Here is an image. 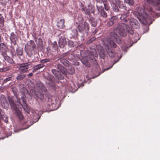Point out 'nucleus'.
I'll use <instances>...</instances> for the list:
<instances>
[{
  "label": "nucleus",
  "mask_w": 160,
  "mask_h": 160,
  "mask_svg": "<svg viewBox=\"0 0 160 160\" xmlns=\"http://www.w3.org/2000/svg\"><path fill=\"white\" fill-rule=\"evenodd\" d=\"M132 35L134 32L132 28L129 27L128 25L123 23L119 24L114 31V32L110 33L111 38H104L103 43L105 48L108 55L111 58H113L115 56V53L110 50L111 48H115L116 45L113 42V40L120 44L121 41L118 35L125 37L126 35L127 32Z\"/></svg>",
  "instance_id": "obj_1"
},
{
  "label": "nucleus",
  "mask_w": 160,
  "mask_h": 160,
  "mask_svg": "<svg viewBox=\"0 0 160 160\" xmlns=\"http://www.w3.org/2000/svg\"><path fill=\"white\" fill-rule=\"evenodd\" d=\"M21 99L23 103V105L20 103L21 99L18 98L17 96L13 97L12 98H9L8 99L11 108L20 119L23 118V116L21 114L20 109L23 108L24 110L28 113L30 112L29 108L26 103L25 99L24 98H22Z\"/></svg>",
  "instance_id": "obj_2"
},
{
  "label": "nucleus",
  "mask_w": 160,
  "mask_h": 160,
  "mask_svg": "<svg viewBox=\"0 0 160 160\" xmlns=\"http://www.w3.org/2000/svg\"><path fill=\"white\" fill-rule=\"evenodd\" d=\"M145 10L148 11H152L151 8L150 7L148 8L146 6H145L144 7V9L138 7L134 12V15L137 17L141 22L144 24H146L147 23V20L148 17Z\"/></svg>",
  "instance_id": "obj_3"
},
{
  "label": "nucleus",
  "mask_w": 160,
  "mask_h": 160,
  "mask_svg": "<svg viewBox=\"0 0 160 160\" xmlns=\"http://www.w3.org/2000/svg\"><path fill=\"white\" fill-rule=\"evenodd\" d=\"M112 5L113 11L116 12L118 11V7L120 8H123L126 11V12L124 11L125 14H124L122 15L120 18L121 20L127 22L128 20L126 17L128 16L129 12V10L127 9V7L124 5L123 2L120 0H114L112 2Z\"/></svg>",
  "instance_id": "obj_4"
},
{
  "label": "nucleus",
  "mask_w": 160,
  "mask_h": 160,
  "mask_svg": "<svg viewBox=\"0 0 160 160\" xmlns=\"http://www.w3.org/2000/svg\"><path fill=\"white\" fill-rule=\"evenodd\" d=\"M80 32L88 31L89 30L88 24L86 22H83L79 24L78 27Z\"/></svg>",
  "instance_id": "obj_5"
},
{
  "label": "nucleus",
  "mask_w": 160,
  "mask_h": 160,
  "mask_svg": "<svg viewBox=\"0 0 160 160\" xmlns=\"http://www.w3.org/2000/svg\"><path fill=\"white\" fill-rule=\"evenodd\" d=\"M30 64L29 63H25L20 64L19 65V69L20 72L24 73L28 71L29 66Z\"/></svg>",
  "instance_id": "obj_6"
},
{
  "label": "nucleus",
  "mask_w": 160,
  "mask_h": 160,
  "mask_svg": "<svg viewBox=\"0 0 160 160\" xmlns=\"http://www.w3.org/2000/svg\"><path fill=\"white\" fill-rule=\"evenodd\" d=\"M129 24L131 27L133 28L137 29L139 27V24L135 19L131 18L129 20Z\"/></svg>",
  "instance_id": "obj_7"
},
{
  "label": "nucleus",
  "mask_w": 160,
  "mask_h": 160,
  "mask_svg": "<svg viewBox=\"0 0 160 160\" xmlns=\"http://www.w3.org/2000/svg\"><path fill=\"white\" fill-rule=\"evenodd\" d=\"M1 104L2 106L5 109L8 108V104L7 102L5 96L3 95H1L0 97Z\"/></svg>",
  "instance_id": "obj_8"
},
{
  "label": "nucleus",
  "mask_w": 160,
  "mask_h": 160,
  "mask_svg": "<svg viewBox=\"0 0 160 160\" xmlns=\"http://www.w3.org/2000/svg\"><path fill=\"white\" fill-rule=\"evenodd\" d=\"M46 89L43 87L40 88L38 92H37L36 93L37 97L41 99L43 98L44 94L43 93L42 91L46 92Z\"/></svg>",
  "instance_id": "obj_9"
},
{
  "label": "nucleus",
  "mask_w": 160,
  "mask_h": 160,
  "mask_svg": "<svg viewBox=\"0 0 160 160\" xmlns=\"http://www.w3.org/2000/svg\"><path fill=\"white\" fill-rule=\"evenodd\" d=\"M157 6L160 4V0H146V4Z\"/></svg>",
  "instance_id": "obj_10"
},
{
  "label": "nucleus",
  "mask_w": 160,
  "mask_h": 160,
  "mask_svg": "<svg viewBox=\"0 0 160 160\" xmlns=\"http://www.w3.org/2000/svg\"><path fill=\"white\" fill-rule=\"evenodd\" d=\"M59 47L61 48H63L66 44V39L64 37H61L59 38L58 42Z\"/></svg>",
  "instance_id": "obj_11"
},
{
  "label": "nucleus",
  "mask_w": 160,
  "mask_h": 160,
  "mask_svg": "<svg viewBox=\"0 0 160 160\" xmlns=\"http://www.w3.org/2000/svg\"><path fill=\"white\" fill-rule=\"evenodd\" d=\"M10 39L12 42L15 44L18 38L17 35L14 32H12L11 33Z\"/></svg>",
  "instance_id": "obj_12"
},
{
  "label": "nucleus",
  "mask_w": 160,
  "mask_h": 160,
  "mask_svg": "<svg viewBox=\"0 0 160 160\" xmlns=\"http://www.w3.org/2000/svg\"><path fill=\"white\" fill-rule=\"evenodd\" d=\"M64 23V20L61 19L57 22V25L58 28H62L65 27Z\"/></svg>",
  "instance_id": "obj_13"
},
{
  "label": "nucleus",
  "mask_w": 160,
  "mask_h": 160,
  "mask_svg": "<svg viewBox=\"0 0 160 160\" xmlns=\"http://www.w3.org/2000/svg\"><path fill=\"white\" fill-rule=\"evenodd\" d=\"M33 123V122H32L31 120H28L27 121H25L24 123V125L26 126L27 127L26 128H21L19 130H24L26 128H28V127H29L30 126H31V125H32Z\"/></svg>",
  "instance_id": "obj_14"
},
{
  "label": "nucleus",
  "mask_w": 160,
  "mask_h": 160,
  "mask_svg": "<svg viewBox=\"0 0 160 160\" xmlns=\"http://www.w3.org/2000/svg\"><path fill=\"white\" fill-rule=\"evenodd\" d=\"M102 7H101V8L100 7L98 9V11L99 12H100L101 15V16L104 18H106L107 16V13L105 11L102 10Z\"/></svg>",
  "instance_id": "obj_15"
},
{
  "label": "nucleus",
  "mask_w": 160,
  "mask_h": 160,
  "mask_svg": "<svg viewBox=\"0 0 160 160\" xmlns=\"http://www.w3.org/2000/svg\"><path fill=\"white\" fill-rule=\"evenodd\" d=\"M116 18L115 17H113L110 19L109 21L107 23L108 25V26H110L112 25L114 22V20L116 19Z\"/></svg>",
  "instance_id": "obj_16"
},
{
  "label": "nucleus",
  "mask_w": 160,
  "mask_h": 160,
  "mask_svg": "<svg viewBox=\"0 0 160 160\" xmlns=\"http://www.w3.org/2000/svg\"><path fill=\"white\" fill-rule=\"evenodd\" d=\"M101 48L100 49H98V50L99 52V54L100 56L104 59L105 58L104 50L102 47H101Z\"/></svg>",
  "instance_id": "obj_17"
},
{
  "label": "nucleus",
  "mask_w": 160,
  "mask_h": 160,
  "mask_svg": "<svg viewBox=\"0 0 160 160\" xmlns=\"http://www.w3.org/2000/svg\"><path fill=\"white\" fill-rule=\"evenodd\" d=\"M88 8L90 13L91 12L92 13H94L95 12V9L94 7L93 6L91 5H88Z\"/></svg>",
  "instance_id": "obj_18"
},
{
  "label": "nucleus",
  "mask_w": 160,
  "mask_h": 160,
  "mask_svg": "<svg viewBox=\"0 0 160 160\" xmlns=\"http://www.w3.org/2000/svg\"><path fill=\"white\" fill-rule=\"evenodd\" d=\"M17 54L19 56H22L23 53V49L20 47L18 48L16 50Z\"/></svg>",
  "instance_id": "obj_19"
},
{
  "label": "nucleus",
  "mask_w": 160,
  "mask_h": 160,
  "mask_svg": "<svg viewBox=\"0 0 160 160\" xmlns=\"http://www.w3.org/2000/svg\"><path fill=\"white\" fill-rule=\"evenodd\" d=\"M52 72L58 78H59V76L60 74V72H59L55 69H52Z\"/></svg>",
  "instance_id": "obj_20"
},
{
  "label": "nucleus",
  "mask_w": 160,
  "mask_h": 160,
  "mask_svg": "<svg viewBox=\"0 0 160 160\" xmlns=\"http://www.w3.org/2000/svg\"><path fill=\"white\" fill-rule=\"evenodd\" d=\"M29 46L32 48V50H34L36 47V45L34 42L31 40L29 41Z\"/></svg>",
  "instance_id": "obj_21"
},
{
  "label": "nucleus",
  "mask_w": 160,
  "mask_h": 160,
  "mask_svg": "<svg viewBox=\"0 0 160 160\" xmlns=\"http://www.w3.org/2000/svg\"><path fill=\"white\" fill-rule=\"evenodd\" d=\"M45 67V65L43 64H40L37 65H36L34 68V70H37L40 69V68H42Z\"/></svg>",
  "instance_id": "obj_22"
},
{
  "label": "nucleus",
  "mask_w": 160,
  "mask_h": 160,
  "mask_svg": "<svg viewBox=\"0 0 160 160\" xmlns=\"http://www.w3.org/2000/svg\"><path fill=\"white\" fill-rule=\"evenodd\" d=\"M90 21L92 26L93 27H95L97 25V22L95 19L92 18L90 19Z\"/></svg>",
  "instance_id": "obj_23"
},
{
  "label": "nucleus",
  "mask_w": 160,
  "mask_h": 160,
  "mask_svg": "<svg viewBox=\"0 0 160 160\" xmlns=\"http://www.w3.org/2000/svg\"><path fill=\"white\" fill-rule=\"evenodd\" d=\"M82 62L87 67H89L90 64L87 59L83 58L82 60Z\"/></svg>",
  "instance_id": "obj_24"
},
{
  "label": "nucleus",
  "mask_w": 160,
  "mask_h": 160,
  "mask_svg": "<svg viewBox=\"0 0 160 160\" xmlns=\"http://www.w3.org/2000/svg\"><path fill=\"white\" fill-rule=\"evenodd\" d=\"M6 60H7L8 61V62L12 64H14V61L12 60V59L8 57H8H6V58H5V59Z\"/></svg>",
  "instance_id": "obj_25"
},
{
  "label": "nucleus",
  "mask_w": 160,
  "mask_h": 160,
  "mask_svg": "<svg viewBox=\"0 0 160 160\" xmlns=\"http://www.w3.org/2000/svg\"><path fill=\"white\" fill-rule=\"evenodd\" d=\"M124 2L131 6L133 5L134 3V0H124Z\"/></svg>",
  "instance_id": "obj_26"
},
{
  "label": "nucleus",
  "mask_w": 160,
  "mask_h": 160,
  "mask_svg": "<svg viewBox=\"0 0 160 160\" xmlns=\"http://www.w3.org/2000/svg\"><path fill=\"white\" fill-rule=\"evenodd\" d=\"M10 69L9 67H4L3 68H0V71L5 72L8 71Z\"/></svg>",
  "instance_id": "obj_27"
},
{
  "label": "nucleus",
  "mask_w": 160,
  "mask_h": 160,
  "mask_svg": "<svg viewBox=\"0 0 160 160\" xmlns=\"http://www.w3.org/2000/svg\"><path fill=\"white\" fill-rule=\"evenodd\" d=\"M26 75L23 74L20 75L17 78V79L18 80H20L23 79L25 77Z\"/></svg>",
  "instance_id": "obj_28"
},
{
  "label": "nucleus",
  "mask_w": 160,
  "mask_h": 160,
  "mask_svg": "<svg viewBox=\"0 0 160 160\" xmlns=\"http://www.w3.org/2000/svg\"><path fill=\"white\" fill-rule=\"evenodd\" d=\"M0 48L1 51H5L6 46L4 43H2L0 44Z\"/></svg>",
  "instance_id": "obj_29"
},
{
  "label": "nucleus",
  "mask_w": 160,
  "mask_h": 160,
  "mask_svg": "<svg viewBox=\"0 0 160 160\" xmlns=\"http://www.w3.org/2000/svg\"><path fill=\"white\" fill-rule=\"evenodd\" d=\"M82 10L86 14H87L89 15L90 14L89 11L88 10V8H82Z\"/></svg>",
  "instance_id": "obj_30"
},
{
  "label": "nucleus",
  "mask_w": 160,
  "mask_h": 160,
  "mask_svg": "<svg viewBox=\"0 0 160 160\" xmlns=\"http://www.w3.org/2000/svg\"><path fill=\"white\" fill-rule=\"evenodd\" d=\"M61 62L64 65H66L68 63V61L66 59H60Z\"/></svg>",
  "instance_id": "obj_31"
},
{
  "label": "nucleus",
  "mask_w": 160,
  "mask_h": 160,
  "mask_svg": "<svg viewBox=\"0 0 160 160\" xmlns=\"http://www.w3.org/2000/svg\"><path fill=\"white\" fill-rule=\"evenodd\" d=\"M50 60L49 58L44 59L40 61V62L41 63H46L50 61Z\"/></svg>",
  "instance_id": "obj_32"
},
{
  "label": "nucleus",
  "mask_w": 160,
  "mask_h": 160,
  "mask_svg": "<svg viewBox=\"0 0 160 160\" xmlns=\"http://www.w3.org/2000/svg\"><path fill=\"white\" fill-rule=\"evenodd\" d=\"M75 70L73 68H72L71 69L69 70L68 73L71 74H73L74 73Z\"/></svg>",
  "instance_id": "obj_33"
},
{
  "label": "nucleus",
  "mask_w": 160,
  "mask_h": 160,
  "mask_svg": "<svg viewBox=\"0 0 160 160\" xmlns=\"http://www.w3.org/2000/svg\"><path fill=\"white\" fill-rule=\"evenodd\" d=\"M103 4H104V8H105V9L106 10H107V11L108 10L109 8V7L108 6V5L107 4H106V3L105 2L103 3Z\"/></svg>",
  "instance_id": "obj_34"
},
{
  "label": "nucleus",
  "mask_w": 160,
  "mask_h": 160,
  "mask_svg": "<svg viewBox=\"0 0 160 160\" xmlns=\"http://www.w3.org/2000/svg\"><path fill=\"white\" fill-rule=\"evenodd\" d=\"M2 52V55L4 57V59H5V58H6V57H8V56H7V54L6 52L4 51H1Z\"/></svg>",
  "instance_id": "obj_35"
},
{
  "label": "nucleus",
  "mask_w": 160,
  "mask_h": 160,
  "mask_svg": "<svg viewBox=\"0 0 160 160\" xmlns=\"http://www.w3.org/2000/svg\"><path fill=\"white\" fill-rule=\"evenodd\" d=\"M52 45L53 47L54 48H57V43L56 42V41L52 43Z\"/></svg>",
  "instance_id": "obj_36"
},
{
  "label": "nucleus",
  "mask_w": 160,
  "mask_h": 160,
  "mask_svg": "<svg viewBox=\"0 0 160 160\" xmlns=\"http://www.w3.org/2000/svg\"><path fill=\"white\" fill-rule=\"evenodd\" d=\"M38 42L39 43V44L40 46L42 45V41L41 39H38Z\"/></svg>",
  "instance_id": "obj_37"
},
{
  "label": "nucleus",
  "mask_w": 160,
  "mask_h": 160,
  "mask_svg": "<svg viewBox=\"0 0 160 160\" xmlns=\"http://www.w3.org/2000/svg\"><path fill=\"white\" fill-rule=\"evenodd\" d=\"M11 78H12L11 77H10L6 78L4 80V82H6L8 81H10L11 80Z\"/></svg>",
  "instance_id": "obj_38"
},
{
  "label": "nucleus",
  "mask_w": 160,
  "mask_h": 160,
  "mask_svg": "<svg viewBox=\"0 0 160 160\" xmlns=\"http://www.w3.org/2000/svg\"><path fill=\"white\" fill-rule=\"evenodd\" d=\"M112 67V66L111 67L109 68H106L103 70H102V73L104 72L105 71V70H109V69H110V68H111Z\"/></svg>",
  "instance_id": "obj_39"
},
{
  "label": "nucleus",
  "mask_w": 160,
  "mask_h": 160,
  "mask_svg": "<svg viewBox=\"0 0 160 160\" xmlns=\"http://www.w3.org/2000/svg\"><path fill=\"white\" fill-rule=\"evenodd\" d=\"M95 39V37H93L91 39L89 40L88 41V42H91L93 41Z\"/></svg>",
  "instance_id": "obj_40"
},
{
  "label": "nucleus",
  "mask_w": 160,
  "mask_h": 160,
  "mask_svg": "<svg viewBox=\"0 0 160 160\" xmlns=\"http://www.w3.org/2000/svg\"><path fill=\"white\" fill-rule=\"evenodd\" d=\"M33 75V73H30L28 74V76L29 77H31Z\"/></svg>",
  "instance_id": "obj_41"
},
{
  "label": "nucleus",
  "mask_w": 160,
  "mask_h": 160,
  "mask_svg": "<svg viewBox=\"0 0 160 160\" xmlns=\"http://www.w3.org/2000/svg\"><path fill=\"white\" fill-rule=\"evenodd\" d=\"M97 32V30L96 29L94 30V31L93 32V34H95L96 32Z\"/></svg>",
  "instance_id": "obj_42"
},
{
  "label": "nucleus",
  "mask_w": 160,
  "mask_h": 160,
  "mask_svg": "<svg viewBox=\"0 0 160 160\" xmlns=\"http://www.w3.org/2000/svg\"><path fill=\"white\" fill-rule=\"evenodd\" d=\"M62 74H63L65 75L66 74V73L64 70H63V72L62 71Z\"/></svg>",
  "instance_id": "obj_43"
},
{
  "label": "nucleus",
  "mask_w": 160,
  "mask_h": 160,
  "mask_svg": "<svg viewBox=\"0 0 160 160\" xmlns=\"http://www.w3.org/2000/svg\"><path fill=\"white\" fill-rule=\"evenodd\" d=\"M97 2H101L102 1V0H96Z\"/></svg>",
  "instance_id": "obj_44"
},
{
  "label": "nucleus",
  "mask_w": 160,
  "mask_h": 160,
  "mask_svg": "<svg viewBox=\"0 0 160 160\" xmlns=\"http://www.w3.org/2000/svg\"><path fill=\"white\" fill-rule=\"evenodd\" d=\"M49 102H50V101H52V100L51 99H50V98H49Z\"/></svg>",
  "instance_id": "obj_45"
},
{
  "label": "nucleus",
  "mask_w": 160,
  "mask_h": 160,
  "mask_svg": "<svg viewBox=\"0 0 160 160\" xmlns=\"http://www.w3.org/2000/svg\"><path fill=\"white\" fill-rule=\"evenodd\" d=\"M96 52H95V53H94V54H93V56H96Z\"/></svg>",
  "instance_id": "obj_46"
},
{
  "label": "nucleus",
  "mask_w": 160,
  "mask_h": 160,
  "mask_svg": "<svg viewBox=\"0 0 160 160\" xmlns=\"http://www.w3.org/2000/svg\"><path fill=\"white\" fill-rule=\"evenodd\" d=\"M66 54H63V57H64V56H66Z\"/></svg>",
  "instance_id": "obj_47"
},
{
  "label": "nucleus",
  "mask_w": 160,
  "mask_h": 160,
  "mask_svg": "<svg viewBox=\"0 0 160 160\" xmlns=\"http://www.w3.org/2000/svg\"><path fill=\"white\" fill-rule=\"evenodd\" d=\"M1 64H2L1 62L0 61V66L1 65Z\"/></svg>",
  "instance_id": "obj_48"
},
{
  "label": "nucleus",
  "mask_w": 160,
  "mask_h": 160,
  "mask_svg": "<svg viewBox=\"0 0 160 160\" xmlns=\"http://www.w3.org/2000/svg\"><path fill=\"white\" fill-rule=\"evenodd\" d=\"M94 59V58L93 57V58H92V60H93V59Z\"/></svg>",
  "instance_id": "obj_49"
},
{
  "label": "nucleus",
  "mask_w": 160,
  "mask_h": 160,
  "mask_svg": "<svg viewBox=\"0 0 160 160\" xmlns=\"http://www.w3.org/2000/svg\"><path fill=\"white\" fill-rule=\"evenodd\" d=\"M61 66V65H60V64H59V65H58V66Z\"/></svg>",
  "instance_id": "obj_50"
},
{
  "label": "nucleus",
  "mask_w": 160,
  "mask_h": 160,
  "mask_svg": "<svg viewBox=\"0 0 160 160\" xmlns=\"http://www.w3.org/2000/svg\"><path fill=\"white\" fill-rule=\"evenodd\" d=\"M52 103H54V102H51V104H52Z\"/></svg>",
  "instance_id": "obj_51"
},
{
  "label": "nucleus",
  "mask_w": 160,
  "mask_h": 160,
  "mask_svg": "<svg viewBox=\"0 0 160 160\" xmlns=\"http://www.w3.org/2000/svg\"><path fill=\"white\" fill-rule=\"evenodd\" d=\"M41 84V86L42 87V84Z\"/></svg>",
  "instance_id": "obj_52"
},
{
  "label": "nucleus",
  "mask_w": 160,
  "mask_h": 160,
  "mask_svg": "<svg viewBox=\"0 0 160 160\" xmlns=\"http://www.w3.org/2000/svg\"><path fill=\"white\" fill-rule=\"evenodd\" d=\"M113 65H114V64H113V65H112V66H113Z\"/></svg>",
  "instance_id": "obj_53"
},
{
  "label": "nucleus",
  "mask_w": 160,
  "mask_h": 160,
  "mask_svg": "<svg viewBox=\"0 0 160 160\" xmlns=\"http://www.w3.org/2000/svg\"><path fill=\"white\" fill-rule=\"evenodd\" d=\"M113 65H114V64H113V65H112V66H113Z\"/></svg>",
  "instance_id": "obj_54"
},
{
  "label": "nucleus",
  "mask_w": 160,
  "mask_h": 160,
  "mask_svg": "<svg viewBox=\"0 0 160 160\" xmlns=\"http://www.w3.org/2000/svg\"><path fill=\"white\" fill-rule=\"evenodd\" d=\"M30 120V119H29V120Z\"/></svg>",
  "instance_id": "obj_55"
}]
</instances>
